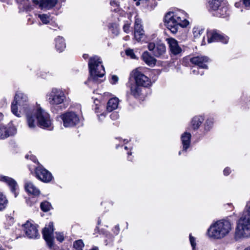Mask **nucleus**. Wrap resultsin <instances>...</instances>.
Masks as SVG:
<instances>
[{
    "label": "nucleus",
    "mask_w": 250,
    "mask_h": 250,
    "mask_svg": "<svg viewBox=\"0 0 250 250\" xmlns=\"http://www.w3.org/2000/svg\"><path fill=\"white\" fill-rule=\"evenodd\" d=\"M110 4H111V5H115L116 6L118 5L117 3L115 1H114V0L111 1Z\"/></svg>",
    "instance_id": "de8ad7c7"
},
{
    "label": "nucleus",
    "mask_w": 250,
    "mask_h": 250,
    "mask_svg": "<svg viewBox=\"0 0 250 250\" xmlns=\"http://www.w3.org/2000/svg\"><path fill=\"white\" fill-rule=\"evenodd\" d=\"M127 146L125 147V149H127Z\"/></svg>",
    "instance_id": "bf43d9fd"
},
{
    "label": "nucleus",
    "mask_w": 250,
    "mask_h": 250,
    "mask_svg": "<svg viewBox=\"0 0 250 250\" xmlns=\"http://www.w3.org/2000/svg\"><path fill=\"white\" fill-rule=\"evenodd\" d=\"M22 227L26 236L29 238L36 239L39 237L38 229L35 224L31 222L27 221L26 223L22 225Z\"/></svg>",
    "instance_id": "1a4fd4ad"
},
{
    "label": "nucleus",
    "mask_w": 250,
    "mask_h": 250,
    "mask_svg": "<svg viewBox=\"0 0 250 250\" xmlns=\"http://www.w3.org/2000/svg\"><path fill=\"white\" fill-rule=\"evenodd\" d=\"M115 229L117 230V231H119V227H118V226H116V227H115Z\"/></svg>",
    "instance_id": "5fc2aeb1"
},
{
    "label": "nucleus",
    "mask_w": 250,
    "mask_h": 250,
    "mask_svg": "<svg viewBox=\"0 0 250 250\" xmlns=\"http://www.w3.org/2000/svg\"><path fill=\"white\" fill-rule=\"evenodd\" d=\"M208 43L214 42H221L224 43H227L229 40L227 36L221 35L216 31L208 32Z\"/></svg>",
    "instance_id": "2eb2a0df"
},
{
    "label": "nucleus",
    "mask_w": 250,
    "mask_h": 250,
    "mask_svg": "<svg viewBox=\"0 0 250 250\" xmlns=\"http://www.w3.org/2000/svg\"><path fill=\"white\" fill-rule=\"evenodd\" d=\"M147 48L157 57L162 55L166 52V46L163 43H161L155 44L153 42H150L147 45Z\"/></svg>",
    "instance_id": "4468645a"
},
{
    "label": "nucleus",
    "mask_w": 250,
    "mask_h": 250,
    "mask_svg": "<svg viewBox=\"0 0 250 250\" xmlns=\"http://www.w3.org/2000/svg\"><path fill=\"white\" fill-rule=\"evenodd\" d=\"M119 100L117 97L111 98L107 103L106 110L110 112L116 109L119 105Z\"/></svg>",
    "instance_id": "b1692460"
},
{
    "label": "nucleus",
    "mask_w": 250,
    "mask_h": 250,
    "mask_svg": "<svg viewBox=\"0 0 250 250\" xmlns=\"http://www.w3.org/2000/svg\"><path fill=\"white\" fill-rule=\"evenodd\" d=\"M3 118V114L0 112V120H2Z\"/></svg>",
    "instance_id": "864d4df0"
},
{
    "label": "nucleus",
    "mask_w": 250,
    "mask_h": 250,
    "mask_svg": "<svg viewBox=\"0 0 250 250\" xmlns=\"http://www.w3.org/2000/svg\"><path fill=\"white\" fill-rule=\"evenodd\" d=\"M134 0V1H136V5L137 6H139V5H140V2H139V1H140V0Z\"/></svg>",
    "instance_id": "8fccbe9b"
},
{
    "label": "nucleus",
    "mask_w": 250,
    "mask_h": 250,
    "mask_svg": "<svg viewBox=\"0 0 250 250\" xmlns=\"http://www.w3.org/2000/svg\"><path fill=\"white\" fill-rule=\"evenodd\" d=\"M244 250H250V246H249L245 248Z\"/></svg>",
    "instance_id": "3c124183"
},
{
    "label": "nucleus",
    "mask_w": 250,
    "mask_h": 250,
    "mask_svg": "<svg viewBox=\"0 0 250 250\" xmlns=\"http://www.w3.org/2000/svg\"><path fill=\"white\" fill-rule=\"evenodd\" d=\"M202 116H195L191 122V126L194 130L197 129L204 121Z\"/></svg>",
    "instance_id": "cd10ccee"
},
{
    "label": "nucleus",
    "mask_w": 250,
    "mask_h": 250,
    "mask_svg": "<svg viewBox=\"0 0 250 250\" xmlns=\"http://www.w3.org/2000/svg\"><path fill=\"white\" fill-rule=\"evenodd\" d=\"M55 42V46L57 50L59 52H62L66 47L64 40L63 38L59 36L56 38Z\"/></svg>",
    "instance_id": "a878e982"
},
{
    "label": "nucleus",
    "mask_w": 250,
    "mask_h": 250,
    "mask_svg": "<svg viewBox=\"0 0 250 250\" xmlns=\"http://www.w3.org/2000/svg\"><path fill=\"white\" fill-rule=\"evenodd\" d=\"M62 1L64 2L65 1V0H62Z\"/></svg>",
    "instance_id": "0e129e2a"
},
{
    "label": "nucleus",
    "mask_w": 250,
    "mask_h": 250,
    "mask_svg": "<svg viewBox=\"0 0 250 250\" xmlns=\"http://www.w3.org/2000/svg\"><path fill=\"white\" fill-rule=\"evenodd\" d=\"M0 181L5 183L9 187L11 192L14 194L15 197L18 196L17 190L19 187L17 183L14 179L8 176H1L0 177Z\"/></svg>",
    "instance_id": "dca6fc26"
},
{
    "label": "nucleus",
    "mask_w": 250,
    "mask_h": 250,
    "mask_svg": "<svg viewBox=\"0 0 250 250\" xmlns=\"http://www.w3.org/2000/svg\"><path fill=\"white\" fill-rule=\"evenodd\" d=\"M58 0H33L32 3L34 6L39 4V7L42 9L50 10L53 8L57 3Z\"/></svg>",
    "instance_id": "f3484780"
},
{
    "label": "nucleus",
    "mask_w": 250,
    "mask_h": 250,
    "mask_svg": "<svg viewBox=\"0 0 250 250\" xmlns=\"http://www.w3.org/2000/svg\"><path fill=\"white\" fill-rule=\"evenodd\" d=\"M95 112L97 113H98L99 112H100L101 111V110L100 109V107L99 106L96 107L95 108Z\"/></svg>",
    "instance_id": "49530a36"
},
{
    "label": "nucleus",
    "mask_w": 250,
    "mask_h": 250,
    "mask_svg": "<svg viewBox=\"0 0 250 250\" xmlns=\"http://www.w3.org/2000/svg\"><path fill=\"white\" fill-rule=\"evenodd\" d=\"M165 25L171 33H177L179 27H187L189 22L186 18L185 14L182 11L167 13L165 17Z\"/></svg>",
    "instance_id": "20e7f679"
},
{
    "label": "nucleus",
    "mask_w": 250,
    "mask_h": 250,
    "mask_svg": "<svg viewBox=\"0 0 250 250\" xmlns=\"http://www.w3.org/2000/svg\"><path fill=\"white\" fill-rule=\"evenodd\" d=\"M203 29L198 27H195L193 28L192 32L194 38L195 39H198L200 37V36L202 35V34L203 33Z\"/></svg>",
    "instance_id": "2f4dec72"
},
{
    "label": "nucleus",
    "mask_w": 250,
    "mask_h": 250,
    "mask_svg": "<svg viewBox=\"0 0 250 250\" xmlns=\"http://www.w3.org/2000/svg\"><path fill=\"white\" fill-rule=\"evenodd\" d=\"M230 169L229 167H226L224 170V174L225 175H226V176L228 175L230 173Z\"/></svg>",
    "instance_id": "c03bdc74"
},
{
    "label": "nucleus",
    "mask_w": 250,
    "mask_h": 250,
    "mask_svg": "<svg viewBox=\"0 0 250 250\" xmlns=\"http://www.w3.org/2000/svg\"><path fill=\"white\" fill-rule=\"evenodd\" d=\"M141 58L148 65L153 66L155 65L156 60L147 51H145L142 55Z\"/></svg>",
    "instance_id": "4be33fe9"
},
{
    "label": "nucleus",
    "mask_w": 250,
    "mask_h": 250,
    "mask_svg": "<svg viewBox=\"0 0 250 250\" xmlns=\"http://www.w3.org/2000/svg\"><path fill=\"white\" fill-rule=\"evenodd\" d=\"M118 77L117 76L113 75L112 76L110 82L112 84H114L118 81Z\"/></svg>",
    "instance_id": "79ce46f5"
},
{
    "label": "nucleus",
    "mask_w": 250,
    "mask_h": 250,
    "mask_svg": "<svg viewBox=\"0 0 250 250\" xmlns=\"http://www.w3.org/2000/svg\"><path fill=\"white\" fill-rule=\"evenodd\" d=\"M8 202L6 196L0 192V211H2L6 208Z\"/></svg>",
    "instance_id": "7c9ffc66"
},
{
    "label": "nucleus",
    "mask_w": 250,
    "mask_h": 250,
    "mask_svg": "<svg viewBox=\"0 0 250 250\" xmlns=\"http://www.w3.org/2000/svg\"><path fill=\"white\" fill-rule=\"evenodd\" d=\"M181 151H180L179 152V154L181 155Z\"/></svg>",
    "instance_id": "13d9d810"
},
{
    "label": "nucleus",
    "mask_w": 250,
    "mask_h": 250,
    "mask_svg": "<svg viewBox=\"0 0 250 250\" xmlns=\"http://www.w3.org/2000/svg\"><path fill=\"white\" fill-rule=\"evenodd\" d=\"M189 240L193 250H195L196 247L195 238L191 234L189 235Z\"/></svg>",
    "instance_id": "e433bc0d"
},
{
    "label": "nucleus",
    "mask_w": 250,
    "mask_h": 250,
    "mask_svg": "<svg viewBox=\"0 0 250 250\" xmlns=\"http://www.w3.org/2000/svg\"><path fill=\"white\" fill-rule=\"evenodd\" d=\"M47 101L52 106L62 104L66 100L64 92L60 89L54 88L47 94Z\"/></svg>",
    "instance_id": "423d86ee"
},
{
    "label": "nucleus",
    "mask_w": 250,
    "mask_h": 250,
    "mask_svg": "<svg viewBox=\"0 0 250 250\" xmlns=\"http://www.w3.org/2000/svg\"><path fill=\"white\" fill-rule=\"evenodd\" d=\"M128 155H131V153H128Z\"/></svg>",
    "instance_id": "680f3d73"
},
{
    "label": "nucleus",
    "mask_w": 250,
    "mask_h": 250,
    "mask_svg": "<svg viewBox=\"0 0 250 250\" xmlns=\"http://www.w3.org/2000/svg\"><path fill=\"white\" fill-rule=\"evenodd\" d=\"M129 38V36H127L126 37H125V40H127Z\"/></svg>",
    "instance_id": "4d7b16f0"
},
{
    "label": "nucleus",
    "mask_w": 250,
    "mask_h": 250,
    "mask_svg": "<svg viewBox=\"0 0 250 250\" xmlns=\"http://www.w3.org/2000/svg\"><path fill=\"white\" fill-rule=\"evenodd\" d=\"M116 32H117V33H116V34H118V31H116Z\"/></svg>",
    "instance_id": "e2e57ef3"
},
{
    "label": "nucleus",
    "mask_w": 250,
    "mask_h": 250,
    "mask_svg": "<svg viewBox=\"0 0 250 250\" xmlns=\"http://www.w3.org/2000/svg\"><path fill=\"white\" fill-rule=\"evenodd\" d=\"M53 224L52 222H50L42 230L43 237L49 247L53 246Z\"/></svg>",
    "instance_id": "f8f14e48"
},
{
    "label": "nucleus",
    "mask_w": 250,
    "mask_h": 250,
    "mask_svg": "<svg viewBox=\"0 0 250 250\" xmlns=\"http://www.w3.org/2000/svg\"><path fill=\"white\" fill-rule=\"evenodd\" d=\"M171 53L174 55H177L182 51L181 48L179 46L178 42L173 38H169L167 40Z\"/></svg>",
    "instance_id": "6ab92c4d"
},
{
    "label": "nucleus",
    "mask_w": 250,
    "mask_h": 250,
    "mask_svg": "<svg viewBox=\"0 0 250 250\" xmlns=\"http://www.w3.org/2000/svg\"><path fill=\"white\" fill-rule=\"evenodd\" d=\"M25 190L30 194L38 196L40 194V190L30 181H27L25 183Z\"/></svg>",
    "instance_id": "412c9836"
},
{
    "label": "nucleus",
    "mask_w": 250,
    "mask_h": 250,
    "mask_svg": "<svg viewBox=\"0 0 250 250\" xmlns=\"http://www.w3.org/2000/svg\"><path fill=\"white\" fill-rule=\"evenodd\" d=\"M17 2L19 3V6L21 8L30 11L34 8V5L29 2V0H16Z\"/></svg>",
    "instance_id": "bb28decb"
},
{
    "label": "nucleus",
    "mask_w": 250,
    "mask_h": 250,
    "mask_svg": "<svg viewBox=\"0 0 250 250\" xmlns=\"http://www.w3.org/2000/svg\"><path fill=\"white\" fill-rule=\"evenodd\" d=\"M233 229V223L223 219L212 223L207 231L208 236L213 240H221L229 235Z\"/></svg>",
    "instance_id": "f03ea898"
},
{
    "label": "nucleus",
    "mask_w": 250,
    "mask_h": 250,
    "mask_svg": "<svg viewBox=\"0 0 250 250\" xmlns=\"http://www.w3.org/2000/svg\"><path fill=\"white\" fill-rule=\"evenodd\" d=\"M212 14L218 17H227L229 15L228 8L224 3H223Z\"/></svg>",
    "instance_id": "aec40b11"
},
{
    "label": "nucleus",
    "mask_w": 250,
    "mask_h": 250,
    "mask_svg": "<svg viewBox=\"0 0 250 250\" xmlns=\"http://www.w3.org/2000/svg\"><path fill=\"white\" fill-rule=\"evenodd\" d=\"M130 24L129 23H125L124 26H123V30L124 32H125L126 33H129V28H130Z\"/></svg>",
    "instance_id": "ea45409f"
},
{
    "label": "nucleus",
    "mask_w": 250,
    "mask_h": 250,
    "mask_svg": "<svg viewBox=\"0 0 250 250\" xmlns=\"http://www.w3.org/2000/svg\"><path fill=\"white\" fill-rule=\"evenodd\" d=\"M222 3V0H208V10L213 14Z\"/></svg>",
    "instance_id": "393cba45"
},
{
    "label": "nucleus",
    "mask_w": 250,
    "mask_h": 250,
    "mask_svg": "<svg viewBox=\"0 0 250 250\" xmlns=\"http://www.w3.org/2000/svg\"><path fill=\"white\" fill-rule=\"evenodd\" d=\"M132 76L135 79L136 83L144 87H147L150 84V80L140 71L139 68H137L131 72Z\"/></svg>",
    "instance_id": "6e6552de"
},
{
    "label": "nucleus",
    "mask_w": 250,
    "mask_h": 250,
    "mask_svg": "<svg viewBox=\"0 0 250 250\" xmlns=\"http://www.w3.org/2000/svg\"><path fill=\"white\" fill-rule=\"evenodd\" d=\"M191 134L187 132L182 134L181 139L183 145V150L186 151L190 145Z\"/></svg>",
    "instance_id": "5701e85b"
},
{
    "label": "nucleus",
    "mask_w": 250,
    "mask_h": 250,
    "mask_svg": "<svg viewBox=\"0 0 250 250\" xmlns=\"http://www.w3.org/2000/svg\"><path fill=\"white\" fill-rule=\"evenodd\" d=\"M43 24H47L51 21L50 15L46 14H39L36 15Z\"/></svg>",
    "instance_id": "c756f323"
},
{
    "label": "nucleus",
    "mask_w": 250,
    "mask_h": 250,
    "mask_svg": "<svg viewBox=\"0 0 250 250\" xmlns=\"http://www.w3.org/2000/svg\"><path fill=\"white\" fill-rule=\"evenodd\" d=\"M84 246V243L82 240L75 241L73 244V247L76 250H83Z\"/></svg>",
    "instance_id": "473e14b6"
},
{
    "label": "nucleus",
    "mask_w": 250,
    "mask_h": 250,
    "mask_svg": "<svg viewBox=\"0 0 250 250\" xmlns=\"http://www.w3.org/2000/svg\"><path fill=\"white\" fill-rule=\"evenodd\" d=\"M110 117L111 119L115 120L118 118L119 115L117 113H113L111 114Z\"/></svg>",
    "instance_id": "37998d69"
},
{
    "label": "nucleus",
    "mask_w": 250,
    "mask_h": 250,
    "mask_svg": "<svg viewBox=\"0 0 250 250\" xmlns=\"http://www.w3.org/2000/svg\"><path fill=\"white\" fill-rule=\"evenodd\" d=\"M143 88L139 86V85L136 84H132L130 86V93L135 97H138L142 94Z\"/></svg>",
    "instance_id": "c85d7f7f"
},
{
    "label": "nucleus",
    "mask_w": 250,
    "mask_h": 250,
    "mask_svg": "<svg viewBox=\"0 0 250 250\" xmlns=\"http://www.w3.org/2000/svg\"><path fill=\"white\" fill-rule=\"evenodd\" d=\"M125 54L127 56H129L131 59H136V55H135L132 49H127L125 51Z\"/></svg>",
    "instance_id": "c9c22d12"
},
{
    "label": "nucleus",
    "mask_w": 250,
    "mask_h": 250,
    "mask_svg": "<svg viewBox=\"0 0 250 250\" xmlns=\"http://www.w3.org/2000/svg\"><path fill=\"white\" fill-rule=\"evenodd\" d=\"M200 68L199 67H193L192 68V73L195 75L200 74L201 75H203L204 72L203 71H200L199 70Z\"/></svg>",
    "instance_id": "4c0bfd02"
},
{
    "label": "nucleus",
    "mask_w": 250,
    "mask_h": 250,
    "mask_svg": "<svg viewBox=\"0 0 250 250\" xmlns=\"http://www.w3.org/2000/svg\"><path fill=\"white\" fill-rule=\"evenodd\" d=\"M213 122L211 120H207L205 125V129L209 131L212 126Z\"/></svg>",
    "instance_id": "f704fd0d"
},
{
    "label": "nucleus",
    "mask_w": 250,
    "mask_h": 250,
    "mask_svg": "<svg viewBox=\"0 0 250 250\" xmlns=\"http://www.w3.org/2000/svg\"><path fill=\"white\" fill-rule=\"evenodd\" d=\"M11 109L12 113L18 117L25 114L26 124L30 129H35L37 126L49 130L53 128L49 114L40 105L30 107L27 96L21 92L16 94Z\"/></svg>",
    "instance_id": "f257e3e1"
},
{
    "label": "nucleus",
    "mask_w": 250,
    "mask_h": 250,
    "mask_svg": "<svg viewBox=\"0 0 250 250\" xmlns=\"http://www.w3.org/2000/svg\"><path fill=\"white\" fill-rule=\"evenodd\" d=\"M83 57L85 59H86L88 57V55H87V54H83Z\"/></svg>",
    "instance_id": "603ef678"
},
{
    "label": "nucleus",
    "mask_w": 250,
    "mask_h": 250,
    "mask_svg": "<svg viewBox=\"0 0 250 250\" xmlns=\"http://www.w3.org/2000/svg\"><path fill=\"white\" fill-rule=\"evenodd\" d=\"M208 58L205 56H197L190 59L192 63L197 65L200 68L207 69L208 66L205 63L208 62Z\"/></svg>",
    "instance_id": "a211bd4d"
},
{
    "label": "nucleus",
    "mask_w": 250,
    "mask_h": 250,
    "mask_svg": "<svg viewBox=\"0 0 250 250\" xmlns=\"http://www.w3.org/2000/svg\"><path fill=\"white\" fill-rule=\"evenodd\" d=\"M17 128L12 122L7 126L0 125V139H4L17 133Z\"/></svg>",
    "instance_id": "9d476101"
},
{
    "label": "nucleus",
    "mask_w": 250,
    "mask_h": 250,
    "mask_svg": "<svg viewBox=\"0 0 250 250\" xmlns=\"http://www.w3.org/2000/svg\"><path fill=\"white\" fill-rule=\"evenodd\" d=\"M56 239L60 242H62L64 240L63 234L61 232H56Z\"/></svg>",
    "instance_id": "58836bf2"
},
{
    "label": "nucleus",
    "mask_w": 250,
    "mask_h": 250,
    "mask_svg": "<svg viewBox=\"0 0 250 250\" xmlns=\"http://www.w3.org/2000/svg\"><path fill=\"white\" fill-rule=\"evenodd\" d=\"M106 113L104 112H103L101 114H100V115L97 114L99 120L101 122H102L103 121H104L106 117Z\"/></svg>",
    "instance_id": "a19ab883"
},
{
    "label": "nucleus",
    "mask_w": 250,
    "mask_h": 250,
    "mask_svg": "<svg viewBox=\"0 0 250 250\" xmlns=\"http://www.w3.org/2000/svg\"><path fill=\"white\" fill-rule=\"evenodd\" d=\"M36 176L41 181L44 183H48L52 179L51 173L42 167H38L36 169Z\"/></svg>",
    "instance_id": "ddd939ff"
},
{
    "label": "nucleus",
    "mask_w": 250,
    "mask_h": 250,
    "mask_svg": "<svg viewBox=\"0 0 250 250\" xmlns=\"http://www.w3.org/2000/svg\"><path fill=\"white\" fill-rule=\"evenodd\" d=\"M61 118L65 127L74 126L78 125L80 121L79 116L73 112H67L62 114L61 116Z\"/></svg>",
    "instance_id": "0eeeda50"
},
{
    "label": "nucleus",
    "mask_w": 250,
    "mask_h": 250,
    "mask_svg": "<svg viewBox=\"0 0 250 250\" xmlns=\"http://www.w3.org/2000/svg\"><path fill=\"white\" fill-rule=\"evenodd\" d=\"M30 159H31L33 161H34V162H36V158H35L34 156H31Z\"/></svg>",
    "instance_id": "09e8293b"
},
{
    "label": "nucleus",
    "mask_w": 250,
    "mask_h": 250,
    "mask_svg": "<svg viewBox=\"0 0 250 250\" xmlns=\"http://www.w3.org/2000/svg\"><path fill=\"white\" fill-rule=\"evenodd\" d=\"M51 208V204L47 201H44L41 204V208L44 212H47Z\"/></svg>",
    "instance_id": "72a5a7b5"
},
{
    "label": "nucleus",
    "mask_w": 250,
    "mask_h": 250,
    "mask_svg": "<svg viewBox=\"0 0 250 250\" xmlns=\"http://www.w3.org/2000/svg\"><path fill=\"white\" fill-rule=\"evenodd\" d=\"M2 0V1H6L7 0Z\"/></svg>",
    "instance_id": "052dcab7"
},
{
    "label": "nucleus",
    "mask_w": 250,
    "mask_h": 250,
    "mask_svg": "<svg viewBox=\"0 0 250 250\" xmlns=\"http://www.w3.org/2000/svg\"><path fill=\"white\" fill-rule=\"evenodd\" d=\"M88 67L90 73L89 81L97 83L103 82L105 70L101 59L97 56L91 57L89 61Z\"/></svg>",
    "instance_id": "39448f33"
},
{
    "label": "nucleus",
    "mask_w": 250,
    "mask_h": 250,
    "mask_svg": "<svg viewBox=\"0 0 250 250\" xmlns=\"http://www.w3.org/2000/svg\"><path fill=\"white\" fill-rule=\"evenodd\" d=\"M243 3L246 6H250V0H243Z\"/></svg>",
    "instance_id": "a18cd8bd"
},
{
    "label": "nucleus",
    "mask_w": 250,
    "mask_h": 250,
    "mask_svg": "<svg viewBox=\"0 0 250 250\" xmlns=\"http://www.w3.org/2000/svg\"><path fill=\"white\" fill-rule=\"evenodd\" d=\"M250 237V202L247 203L243 215L238 220L235 228L236 240Z\"/></svg>",
    "instance_id": "7ed1b4c3"
},
{
    "label": "nucleus",
    "mask_w": 250,
    "mask_h": 250,
    "mask_svg": "<svg viewBox=\"0 0 250 250\" xmlns=\"http://www.w3.org/2000/svg\"><path fill=\"white\" fill-rule=\"evenodd\" d=\"M134 36L135 39L138 42L143 41L145 37L141 20L137 17H135Z\"/></svg>",
    "instance_id": "9b49d317"
},
{
    "label": "nucleus",
    "mask_w": 250,
    "mask_h": 250,
    "mask_svg": "<svg viewBox=\"0 0 250 250\" xmlns=\"http://www.w3.org/2000/svg\"><path fill=\"white\" fill-rule=\"evenodd\" d=\"M0 250H4L3 248L0 246Z\"/></svg>",
    "instance_id": "6e6d98bb"
}]
</instances>
